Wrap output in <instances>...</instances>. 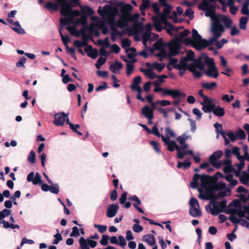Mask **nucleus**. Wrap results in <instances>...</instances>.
I'll return each instance as SVG.
<instances>
[{"mask_svg": "<svg viewBox=\"0 0 249 249\" xmlns=\"http://www.w3.org/2000/svg\"><path fill=\"white\" fill-rule=\"evenodd\" d=\"M206 210L207 211H209V210L211 212V213L213 215H216L219 213L223 212L222 210H220L218 205H213V208H211V207L210 205H207L206 206Z\"/></svg>", "mask_w": 249, "mask_h": 249, "instance_id": "obj_22", "label": "nucleus"}, {"mask_svg": "<svg viewBox=\"0 0 249 249\" xmlns=\"http://www.w3.org/2000/svg\"><path fill=\"white\" fill-rule=\"evenodd\" d=\"M234 99L233 95L229 96L228 94H224L222 96L221 100L223 101L229 103L232 101Z\"/></svg>", "mask_w": 249, "mask_h": 249, "instance_id": "obj_62", "label": "nucleus"}, {"mask_svg": "<svg viewBox=\"0 0 249 249\" xmlns=\"http://www.w3.org/2000/svg\"><path fill=\"white\" fill-rule=\"evenodd\" d=\"M151 33L145 32L142 35V43L146 46V42L148 41H151Z\"/></svg>", "mask_w": 249, "mask_h": 249, "instance_id": "obj_40", "label": "nucleus"}, {"mask_svg": "<svg viewBox=\"0 0 249 249\" xmlns=\"http://www.w3.org/2000/svg\"><path fill=\"white\" fill-rule=\"evenodd\" d=\"M106 58L105 57H100L98 58L95 66L97 69H99L101 66L106 62Z\"/></svg>", "mask_w": 249, "mask_h": 249, "instance_id": "obj_55", "label": "nucleus"}, {"mask_svg": "<svg viewBox=\"0 0 249 249\" xmlns=\"http://www.w3.org/2000/svg\"><path fill=\"white\" fill-rule=\"evenodd\" d=\"M154 48L156 50L159 51L155 55L163 58L178 54L180 51V45L179 42L176 40H172L168 44L158 41L154 43Z\"/></svg>", "mask_w": 249, "mask_h": 249, "instance_id": "obj_2", "label": "nucleus"}, {"mask_svg": "<svg viewBox=\"0 0 249 249\" xmlns=\"http://www.w3.org/2000/svg\"><path fill=\"white\" fill-rule=\"evenodd\" d=\"M189 34L190 31L189 30H184L176 37V40L186 45H190L191 43V38L187 37V36Z\"/></svg>", "mask_w": 249, "mask_h": 249, "instance_id": "obj_15", "label": "nucleus"}, {"mask_svg": "<svg viewBox=\"0 0 249 249\" xmlns=\"http://www.w3.org/2000/svg\"><path fill=\"white\" fill-rule=\"evenodd\" d=\"M63 26L61 25L60 27L59 28V32L60 34L62 41L63 42V44L65 46H68V43L70 41V38L68 36H65L62 34V32H61V28H62Z\"/></svg>", "mask_w": 249, "mask_h": 249, "instance_id": "obj_44", "label": "nucleus"}, {"mask_svg": "<svg viewBox=\"0 0 249 249\" xmlns=\"http://www.w3.org/2000/svg\"><path fill=\"white\" fill-rule=\"evenodd\" d=\"M142 240L147 242L150 246H154L156 244L155 236L151 234H146L143 236Z\"/></svg>", "mask_w": 249, "mask_h": 249, "instance_id": "obj_21", "label": "nucleus"}, {"mask_svg": "<svg viewBox=\"0 0 249 249\" xmlns=\"http://www.w3.org/2000/svg\"><path fill=\"white\" fill-rule=\"evenodd\" d=\"M204 188L205 189V192L203 194H202L203 190L201 188L198 189L199 192V198L202 200H209L211 199V197H216L215 194L214 193L215 191L213 190V186L212 184Z\"/></svg>", "mask_w": 249, "mask_h": 249, "instance_id": "obj_9", "label": "nucleus"}, {"mask_svg": "<svg viewBox=\"0 0 249 249\" xmlns=\"http://www.w3.org/2000/svg\"><path fill=\"white\" fill-rule=\"evenodd\" d=\"M150 144L152 146L154 149L159 154L160 153L161 151L159 147L158 143L154 141L150 142Z\"/></svg>", "mask_w": 249, "mask_h": 249, "instance_id": "obj_58", "label": "nucleus"}, {"mask_svg": "<svg viewBox=\"0 0 249 249\" xmlns=\"http://www.w3.org/2000/svg\"><path fill=\"white\" fill-rule=\"evenodd\" d=\"M79 244L81 249H89V247L94 248L97 245V242L90 239L86 240L84 237H81L79 239Z\"/></svg>", "mask_w": 249, "mask_h": 249, "instance_id": "obj_14", "label": "nucleus"}, {"mask_svg": "<svg viewBox=\"0 0 249 249\" xmlns=\"http://www.w3.org/2000/svg\"><path fill=\"white\" fill-rule=\"evenodd\" d=\"M140 70L142 72H143L145 76L150 79L157 78V75L154 72L152 68L147 69H141Z\"/></svg>", "mask_w": 249, "mask_h": 249, "instance_id": "obj_25", "label": "nucleus"}, {"mask_svg": "<svg viewBox=\"0 0 249 249\" xmlns=\"http://www.w3.org/2000/svg\"><path fill=\"white\" fill-rule=\"evenodd\" d=\"M223 155V152L221 150H219L214 152L209 157V161L211 164L217 168H219L221 166L222 163L220 161H216L220 159Z\"/></svg>", "mask_w": 249, "mask_h": 249, "instance_id": "obj_13", "label": "nucleus"}, {"mask_svg": "<svg viewBox=\"0 0 249 249\" xmlns=\"http://www.w3.org/2000/svg\"><path fill=\"white\" fill-rule=\"evenodd\" d=\"M134 62H128V63H126V73L128 76H129L131 74L134 70Z\"/></svg>", "mask_w": 249, "mask_h": 249, "instance_id": "obj_45", "label": "nucleus"}, {"mask_svg": "<svg viewBox=\"0 0 249 249\" xmlns=\"http://www.w3.org/2000/svg\"><path fill=\"white\" fill-rule=\"evenodd\" d=\"M231 26L230 27H231V32H230L231 35V36H234L238 35L240 33V31L238 29V28L235 25H234L232 26H231Z\"/></svg>", "mask_w": 249, "mask_h": 249, "instance_id": "obj_61", "label": "nucleus"}, {"mask_svg": "<svg viewBox=\"0 0 249 249\" xmlns=\"http://www.w3.org/2000/svg\"><path fill=\"white\" fill-rule=\"evenodd\" d=\"M170 96H171L173 99H176L177 98L180 97L181 96H185V94H182L178 89H171Z\"/></svg>", "mask_w": 249, "mask_h": 249, "instance_id": "obj_43", "label": "nucleus"}, {"mask_svg": "<svg viewBox=\"0 0 249 249\" xmlns=\"http://www.w3.org/2000/svg\"><path fill=\"white\" fill-rule=\"evenodd\" d=\"M81 10L84 15L90 16L94 13L93 9L87 6H80Z\"/></svg>", "mask_w": 249, "mask_h": 249, "instance_id": "obj_33", "label": "nucleus"}, {"mask_svg": "<svg viewBox=\"0 0 249 249\" xmlns=\"http://www.w3.org/2000/svg\"><path fill=\"white\" fill-rule=\"evenodd\" d=\"M202 87L207 90H211L217 86L216 82H213L211 83L206 82L202 84Z\"/></svg>", "mask_w": 249, "mask_h": 249, "instance_id": "obj_41", "label": "nucleus"}, {"mask_svg": "<svg viewBox=\"0 0 249 249\" xmlns=\"http://www.w3.org/2000/svg\"><path fill=\"white\" fill-rule=\"evenodd\" d=\"M187 60L186 58H182L178 62L176 58H171L170 59L168 67L172 66L175 69H185L187 66Z\"/></svg>", "mask_w": 249, "mask_h": 249, "instance_id": "obj_10", "label": "nucleus"}, {"mask_svg": "<svg viewBox=\"0 0 249 249\" xmlns=\"http://www.w3.org/2000/svg\"><path fill=\"white\" fill-rule=\"evenodd\" d=\"M237 139L238 140H243L246 137L245 132L242 129H239L235 131Z\"/></svg>", "mask_w": 249, "mask_h": 249, "instance_id": "obj_51", "label": "nucleus"}, {"mask_svg": "<svg viewBox=\"0 0 249 249\" xmlns=\"http://www.w3.org/2000/svg\"><path fill=\"white\" fill-rule=\"evenodd\" d=\"M167 149L170 152H173L175 149L177 151L179 148V146L177 145L175 141H170L168 143H166Z\"/></svg>", "mask_w": 249, "mask_h": 249, "instance_id": "obj_32", "label": "nucleus"}, {"mask_svg": "<svg viewBox=\"0 0 249 249\" xmlns=\"http://www.w3.org/2000/svg\"><path fill=\"white\" fill-rule=\"evenodd\" d=\"M27 59L25 57H21L19 58V60L16 63V66L18 68L23 67L25 68V64L26 62Z\"/></svg>", "mask_w": 249, "mask_h": 249, "instance_id": "obj_50", "label": "nucleus"}, {"mask_svg": "<svg viewBox=\"0 0 249 249\" xmlns=\"http://www.w3.org/2000/svg\"><path fill=\"white\" fill-rule=\"evenodd\" d=\"M142 114L149 120V124L151 123V120L153 118V109L148 106H145L142 109Z\"/></svg>", "mask_w": 249, "mask_h": 249, "instance_id": "obj_19", "label": "nucleus"}, {"mask_svg": "<svg viewBox=\"0 0 249 249\" xmlns=\"http://www.w3.org/2000/svg\"><path fill=\"white\" fill-rule=\"evenodd\" d=\"M109 238V237L108 235H103L102 239L100 241V244L103 246H107L108 243V240Z\"/></svg>", "mask_w": 249, "mask_h": 249, "instance_id": "obj_63", "label": "nucleus"}, {"mask_svg": "<svg viewBox=\"0 0 249 249\" xmlns=\"http://www.w3.org/2000/svg\"><path fill=\"white\" fill-rule=\"evenodd\" d=\"M85 51L88 53V55L91 57L92 59L96 58L98 56L97 51L96 50H92L91 46H88V47L85 49Z\"/></svg>", "mask_w": 249, "mask_h": 249, "instance_id": "obj_35", "label": "nucleus"}, {"mask_svg": "<svg viewBox=\"0 0 249 249\" xmlns=\"http://www.w3.org/2000/svg\"><path fill=\"white\" fill-rule=\"evenodd\" d=\"M226 213H230V214H237L238 215V216L240 217H246L245 214H246V212H245V211L244 210H242L241 209L236 210L234 209H230L226 211Z\"/></svg>", "mask_w": 249, "mask_h": 249, "instance_id": "obj_23", "label": "nucleus"}, {"mask_svg": "<svg viewBox=\"0 0 249 249\" xmlns=\"http://www.w3.org/2000/svg\"><path fill=\"white\" fill-rule=\"evenodd\" d=\"M128 22L129 20L126 14H124L120 16V19L117 21L115 26L121 29H123L128 26Z\"/></svg>", "mask_w": 249, "mask_h": 249, "instance_id": "obj_17", "label": "nucleus"}, {"mask_svg": "<svg viewBox=\"0 0 249 249\" xmlns=\"http://www.w3.org/2000/svg\"><path fill=\"white\" fill-rule=\"evenodd\" d=\"M201 179V175L198 174H195L193 178V181L191 183V187L193 189H196L198 186V180Z\"/></svg>", "mask_w": 249, "mask_h": 249, "instance_id": "obj_34", "label": "nucleus"}, {"mask_svg": "<svg viewBox=\"0 0 249 249\" xmlns=\"http://www.w3.org/2000/svg\"><path fill=\"white\" fill-rule=\"evenodd\" d=\"M133 8L132 6L130 4H126L124 5L121 9L120 11L124 15L126 13L130 14L129 12Z\"/></svg>", "mask_w": 249, "mask_h": 249, "instance_id": "obj_39", "label": "nucleus"}, {"mask_svg": "<svg viewBox=\"0 0 249 249\" xmlns=\"http://www.w3.org/2000/svg\"><path fill=\"white\" fill-rule=\"evenodd\" d=\"M126 15L127 16L129 21H135L137 20L140 17V15L138 13H135L134 14H128V13H126Z\"/></svg>", "mask_w": 249, "mask_h": 249, "instance_id": "obj_52", "label": "nucleus"}, {"mask_svg": "<svg viewBox=\"0 0 249 249\" xmlns=\"http://www.w3.org/2000/svg\"><path fill=\"white\" fill-rule=\"evenodd\" d=\"M54 117V124H72L69 120L68 115L64 112L56 114Z\"/></svg>", "mask_w": 249, "mask_h": 249, "instance_id": "obj_12", "label": "nucleus"}, {"mask_svg": "<svg viewBox=\"0 0 249 249\" xmlns=\"http://www.w3.org/2000/svg\"><path fill=\"white\" fill-rule=\"evenodd\" d=\"M59 3H55L53 2H48L45 5V8L48 10H52L53 11H57Z\"/></svg>", "mask_w": 249, "mask_h": 249, "instance_id": "obj_42", "label": "nucleus"}, {"mask_svg": "<svg viewBox=\"0 0 249 249\" xmlns=\"http://www.w3.org/2000/svg\"><path fill=\"white\" fill-rule=\"evenodd\" d=\"M163 3H160L161 5L164 7L162 13L152 18L154 21V26L158 32H160L163 28L161 25V23H163L166 27H169V29H167V32L168 34H171L170 30L173 29V27L167 22V18L171 12L172 7L166 3V0Z\"/></svg>", "mask_w": 249, "mask_h": 249, "instance_id": "obj_4", "label": "nucleus"}, {"mask_svg": "<svg viewBox=\"0 0 249 249\" xmlns=\"http://www.w3.org/2000/svg\"><path fill=\"white\" fill-rule=\"evenodd\" d=\"M213 114L217 117H222L225 114V109L220 106H215L212 111Z\"/></svg>", "mask_w": 249, "mask_h": 249, "instance_id": "obj_26", "label": "nucleus"}, {"mask_svg": "<svg viewBox=\"0 0 249 249\" xmlns=\"http://www.w3.org/2000/svg\"><path fill=\"white\" fill-rule=\"evenodd\" d=\"M248 21V19L247 17H242L240 18L239 26V28L244 30L247 29V24Z\"/></svg>", "mask_w": 249, "mask_h": 249, "instance_id": "obj_37", "label": "nucleus"}, {"mask_svg": "<svg viewBox=\"0 0 249 249\" xmlns=\"http://www.w3.org/2000/svg\"><path fill=\"white\" fill-rule=\"evenodd\" d=\"M123 68L121 63L116 61L114 63L110 66L109 69L111 71L114 73H119L120 70Z\"/></svg>", "mask_w": 249, "mask_h": 249, "instance_id": "obj_24", "label": "nucleus"}, {"mask_svg": "<svg viewBox=\"0 0 249 249\" xmlns=\"http://www.w3.org/2000/svg\"><path fill=\"white\" fill-rule=\"evenodd\" d=\"M218 39L214 42V43L215 42V45L218 49L221 48L228 41V40L225 38L222 39L220 41H217Z\"/></svg>", "mask_w": 249, "mask_h": 249, "instance_id": "obj_49", "label": "nucleus"}, {"mask_svg": "<svg viewBox=\"0 0 249 249\" xmlns=\"http://www.w3.org/2000/svg\"><path fill=\"white\" fill-rule=\"evenodd\" d=\"M11 28L18 34L23 35L25 33L24 30L21 28L18 21L15 22L14 26H11Z\"/></svg>", "mask_w": 249, "mask_h": 249, "instance_id": "obj_30", "label": "nucleus"}, {"mask_svg": "<svg viewBox=\"0 0 249 249\" xmlns=\"http://www.w3.org/2000/svg\"><path fill=\"white\" fill-rule=\"evenodd\" d=\"M204 61L208 68L204 70V73L208 77L213 78H217L219 75L218 70L214 62V59L210 58L206 55H203Z\"/></svg>", "mask_w": 249, "mask_h": 249, "instance_id": "obj_5", "label": "nucleus"}, {"mask_svg": "<svg viewBox=\"0 0 249 249\" xmlns=\"http://www.w3.org/2000/svg\"><path fill=\"white\" fill-rule=\"evenodd\" d=\"M94 227L98 230L99 232L104 233L107 230V226L106 225H99L94 224L93 225Z\"/></svg>", "mask_w": 249, "mask_h": 249, "instance_id": "obj_48", "label": "nucleus"}, {"mask_svg": "<svg viewBox=\"0 0 249 249\" xmlns=\"http://www.w3.org/2000/svg\"><path fill=\"white\" fill-rule=\"evenodd\" d=\"M231 160H225L222 163L226 165V167L224 169V172L225 173H231L235 171V169L232 167L231 164Z\"/></svg>", "mask_w": 249, "mask_h": 249, "instance_id": "obj_29", "label": "nucleus"}, {"mask_svg": "<svg viewBox=\"0 0 249 249\" xmlns=\"http://www.w3.org/2000/svg\"><path fill=\"white\" fill-rule=\"evenodd\" d=\"M189 205L190 206V208L196 207V205L197 206V207L199 208L198 201L197 200V199L195 197H192L190 199Z\"/></svg>", "mask_w": 249, "mask_h": 249, "instance_id": "obj_59", "label": "nucleus"}, {"mask_svg": "<svg viewBox=\"0 0 249 249\" xmlns=\"http://www.w3.org/2000/svg\"><path fill=\"white\" fill-rule=\"evenodd\" d=\"M192 112L196 116V120H199L201 119L202 113L198 108H193Z\"/></svg>", "mask_w": 249, "mask_h": 249, "instance_id": "obj_56", "label": "nucleus"}, {"mask_svg": "<svg viewBox=\"0 0 249 249\" xmlns=\"http://www.w3.org/2000/svg\"><path fill=\"white\" fill-rule=\"evenodd\" d=\"M28 161L32 163L36 162V153L34 151H31L28 157Z\"/></svg>", "mask_w": 249, "mask_h": 249, "instance_id": "obj_57", "label": "nucleus"}, {"mask_svg": "<svg viewBox=\"0 0 249 249\" xmlns=\"http://www.w3.org/2000/svg\"><path fill=\"white\" fill-rule=\"evenodd\" d=\"M158 110L162 114L165 118L168 117L169 113L174 111V109L171 107H167L166 108L159 107L158 108Z\"/></svg>", "mask_w": 249, "mask_h": 249, "instance_id": "obj_31", "label": "nucleus"}, {"mask_svg": "<svg viewBox=\"0 0 249 249\" xmlns=\"http://www.w3.org/2000/svg\"><path fill=\"white\" fill-rule=\"evenodd\" d=\"M119 208V206L117 204L109 205L107 208V216L109 218L115 216L118 212Z\"/></svg>", "mask_w": 249, "mask_h": 249, "instance_id": "obj_20", "label": "nucleus"}, {"mask_svg": "<svg viewBox=\"0 0 249 249\" xmlns=\"http://www.w3.org/2000/svg\"><path fill=\"white\" fill-rule=\"evenodd\" d=\"M198 8L205 11V16L210 17L212 20L210 31L212 35V37L208 40L202 39L201 36L196 29H193L192 31V38H191V44L197 45L196 49L200 50L202 48L206 47L214 43V42L219 39L225 32V27L230 28L231 24L232 23V21L227 16L215 14L214 7L209 5L206 2L199 4Z\"/></svg>", "mask_w": 249, "mask_h": 249, "instance_id": "obj_1", "label": "nucleus"}, {"mask_svg": "<svg viewBox=\"0 0 249 249\" xmlns=\"http://www.w3.org/2000/svg\"><path fill=\"white\" fill-rule=\"evenodd\" d=\"M98 12L99 14L105 18L111 17L110 19H108V20L109 25L112 27V25L115 24V16L117 15V10L110 5H106L103 9H99Z\"/></svg>", "mask_w": 249, "mask_h": 249, "instance_id": "obj_6", "label": "nucleus"}, {"mask_svg": "<svg viewBox=\"0 0 249 249\" xmlns=\"http://www.w3.org/2000/svg\"><path fill=\"white\" fill-rule=\"evenodd\" d=\"M68 2L67 0H64L61 1L59 5L61 7L60 14L65 16L63 18L60 19V22L61 26L65 24L71 23L74 22V18L79 17L80 15V12L78 10H72V8L74 6V4L79 5L73 2Z\"/></svg>", "mask_w": 249, "mask_h": 249, "instance_id": "obj_3", "label": "nucleus"}, {"mask_svg": "<svg viewBox=\"0 0 249 249\" xmlns=\"http://www.w3.org/2000/svg\"><path fill=\"white\" fill-rule=\"evenodd\" d=\"M232 153L235 155L238 160H241L243 157L240 155L239 149L237 147H234L231 150Z\"/></svg>", "mask_w": 249, "mask_h": 249, "instance_id": "obj_54", "label": "nucleus"}, {"mask_svg": "<svg viewBox=\"0 0 249 249\" xmlns=\"http://www.w3.org/2000/svg\"><path fill=\"white\" fill-rule=\"evenodd\" d=\"M214 182H213L212 185L213 186V190L215 191H220L226 188V185L224 182L222 181L219 182L217 183H214Z\"/></svg>", "mask_w": 249, "mask_h": 249, "instance_id": "obj_36", "label": "nucleus"}, {"mask_svg": "<svg viewBox=\"0 0 249 249\" xmlns=\"http://www.w3.org/2000/svg\"><path fill=\"white\" fill-rule=\"evenodd\" d=\"M59 186L57 184H52L50 186V190L49 191H50L52 193L57 194L59 192Z\"/></svg>", "mask_w": 249, "mask_h": 249, "instance_id": "obj_53", "label": "nucleus"}, {"mask_svg": "<svg viewBox=\"0 0 249 249\" xmlns=\"http://www.w3.org/2000/svg\"><path fill=\"white\" fill-rule=\"evenodd\" d=\"M184 16L188 17L190 19L194 18V12L190 8L187 9L184 12Z\"/></svg>", "mask_w": 249, "mask_h": 249, "instance_id": "obj_64", "label": "nucleus"}, {"mask_svg": "<svg viewBox=\"0 0 249 249\" xmlns=\"http://www.w3.org/2000/svg\"><path fill=\"white\" fill-rule=\"evenodd\" d=\"M87 23V20L84 17H82L76 20H74L73 22H72L71 23H74V25L76 26L78 25L82 24L83 25H84Z\"/></svg>", "mask_w": 249, "mask_h": 249, "instance_id": "obj_47", "label": "nucleus"}, {"mask_svg": "<svg viewBox=\"0 0 249 249\" xmlns=\"http://www.w3.org/2000/svg\"><path fill=\"white\" fill-rule=\"evenodd\" d=\"M142 80L141 77L140 76H136L133 80V83L131 86V89L133 91H136L138 92L136 98L137 99L144 102L145 99L143 98L142 95L141 93L142 91V89L141 87L139 86L140 83Z\"/></svg>", "mask_w": 249, "mask_h": 249, "instance_id": "obj_8", "label": "nucleus"}, {"mask_svg": "<svg viewBox=\"0 0 249 249\" xmlns=\"http://www.w3.org/2000/svg\"><path fill=\"white\" fill-rule=\"evenodd\" d=\"M215 100L213 98L208 97L205 100L200 102L202 106V110L205 113H211L215 107Z\"/></svg>", "mask_w": 249, "mask_h": 249, "instance_id": "obj_11", "label": "nucleus"}, {"mask_svg": "<svg viewBox=\"0 0 249 249\" xmlns=\"http://www.w3.org/2000/svg\"><path fill=\"white\" fill-rule=\"evenodd\" d=\"M201 186L202 188H206L212 184L213 181V177L203 174L201 175Z\"/></svg>", "mask_w": 249, "mask_h": 249, "instance_id": "obj_18", "label": "nucleus"}, {"mask_svg": "<svg viewBox=\"0 0 249 249\" xmlns=\"http://www.w3.org/2000/svg\"><path fill=\"white\" fill-rule=\"evenodd\" d=\"M165 65L162 63L154 62L151 64V68L155 69L159 72H160L164 68Z\"/></svg>", "mask_w": 249, "mask_h": 249, "instance_id": "obj_38", "label": "nucleus"}, {"mask_svg": "<svg viewBox=\"0 0 249 249\" xmlns=\"http://www.w3.org/2000/svg\"><path fill=\"white\" fill-rule=\"evenodd\" d=\"M122 47L123 48L127 50L128 48L130 46L131 42L127 39H123L122 40Z\"/></svg>", "mask_w": 249, "mask_h": 249, "instance_id": "obj_60", "label": "nucleus"}, {"mask_svg": "<svg viewBox=\"0 0 249 249\" xmlns=\"http://www.w3.org/2000/svg\"><path fill=\"white\" fill-rule=\"evenodd\" d=\"M189 213L191 216L194 217H198L202 215L201 212L200 208H196V207L190 208Z\"/></svg>", "mask_w": 249, "mask_h": 249, "instance_id": "obj_27", "label": "nucleus"}, {"mask_svg": "<svg viewBox=\"0 0 249 249\" xmlns=\"http://www.w3.org/2000/svg\"><path fill=\"white\" fill-rule=\"evenodd\" d=\"M142 126L145 130H146L148 133L150 134H152L157 136L158 137H160V134L159 133V130L156 125H154L152 129H150L147 125H141Z\"/></svg>", "mask_w": 249, "mask_h": 249, "instance_id": "obj_28", "label": "nucleus"}, {"mask_svg": "<svg viewBox=\"0 0 249 249\" xmlns=\"http://www.w3.org/2000/svg\"><path fill=\"white\" fill-rule=\"evenodd\" d=\"M188 70L193 73L194 76L196 78L201 77L203 72H204V65L201 58L196 59L193 63L188 65Z\"/></svg>", "mask_w": 249, "mask_h": 249, "instance_id": "obj_7", "label": "nucleus"}, {"mask_svg": "<svg viewBox=\"0 0 249 249\" xmlns=\"http://www.w3.org/2000/svg\"><path fill=\"white\" fill-rule=\"evenodd\" d=\"M27 180L28 182H32L34 185H37L42 182L41 177L38 173H36L35 176L34 172L30 173L27 177Z\"/></svg>", "mask_w": 249, "mask_h": 249, "instance_id": "obj_16", "label": "nucleus"}, {"mask_svg": "<svg viewBox=\"0 0 249 249\" xmlns=\"http://www.w3.org/2000/svg\"><path fill=\"white\" fill-rule=\"evenodd\" d=\"M186 155H190L191 156L194 155V152L192 150H187L186 151H184L183 152H179L178 153H177V157L179 159H182L184 156Z\"/></svg>", "mask_w": 249, "mask_h": 249, "instance_id": "obj_46", "label": "nucleus"}]
</instances>
